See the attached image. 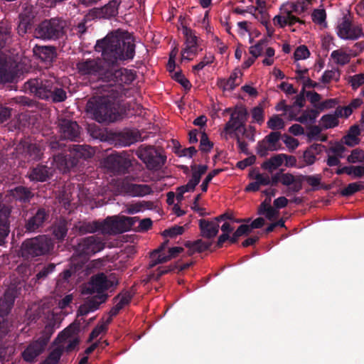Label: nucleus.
<instances>
[{
  "instance_id": "obj_34",
  "label": "nucleus",
  "mask_w": 364,
  "mask_h": 364,
  "mask_svg": "<svg viewBox=\"0 0 364 364\" xmlns=\"http://www.w3.org/2000/svg\"><path fill=\"white\" fill-rule=\"evenodd\" d=\"M97 220L92 222L80 221L75 225V228L79 234L85 235L97 232Z\"/></svg>"
},
{
  "instance_id": "obj_53",
  "label": "nucleus",
  "mask_w": 364,
  "mask_h": 364,
  "mask_svg": "<svg viewBox=\"0 0 364 364\" xmlns=\"http://www.w3.org/2000/svg\"><path fill=\"white\" fill-rule=\"evenodd\" d=\"M286 12L287 9L284 8V6L280 8V14L275 16L273 18V23L275 26H278L280 28H284L287 26Z\"/></svg>"
},
{
  "instance_id": "obj_49",
  "label": "nucleus",
  "mask_w": 364,
  "mask_h": 364,
  "mask_svg": "<svg viewBox=\"0 0 364 364\" xmlns=\"http://www.w3.org/2000/svg\"><path fill=\"white\" fill-rule=\"evenodd\" d=\"M191 168L192 171L191 178H194L200 182L201 176L205 174L208 170V166L193 164L191 166Z\"/></svg>"
},
{
  "instance_id": "obj_45",
  "label": "nucleus",
  "mask_w": 364,
  "mask_h": 364,
  "mask_svg": "<svg viewBox=\"0 0 364 364\" xmlns=\"http://www.w3.org/2000/svg\"><path fill=\"white\" fill-rule=\"evenodd\" d=\"M63 353V349L61 346L55 348L49 353L48 356L43 362V364H57L60 360Z\"/></svg>"
},
{
  "instance_id": "obj_1",
  "label": "nucleus",
  "mask_w": 364,
  "mask_h": 364,
  "mask_svg": "<svg viewBox=\"0 0 364 364\" xmlns=\"http://www.w3.org/2000/svg\"><path fill=\"white\" fill-rule=\"evenodd\" d=\"M135 47L134 38L129 33L117 32L97 40L95 50L101 53V58L112 68L132 60L135 55Z\"/></svg>"
},
{
  "instance_id": "obj_62",
  "label": "nucleus",
  "mask_w": 364,
  "mask_h": 364,
  "mask_svg": "<svg viewBox=\"0 0 364 364\" xmlns=\"http://www.w3.org/2000/svg\"><path fill=\"white\" fill-rule=\"evenodd\" d=\"M120 222L122 223V228L123 232L134 228L135 223L139 221V218L136 217H123L121 218Z\"/></svg>"
},
{
  "instance_id": "obj_51",
  "label": "nucleus",
  "mask_w": 364,
  "mask_h": 364,
  "mask_svg": "<svg viewBox=\"0 0 364 364\" xmlns=\"http://www.w3.org/2000/svg\"><path fill=\"white\" fill-rule=\"evenodd\" d=\"M213 147V143L211 142L207 134L205 132H202L200 134V150L202 152L208 153Z\"/></svg>"
},
{
  "instance_id": "obj_3",
  "label": "nucleus",
  "mask_w": 364,
  "mask_h": 364,
  "mask_svg": "<svg viewBox=\"0 0 364 364\" xmlns=\"http://www.w3.org/2000/svg\"><path fill=\"white\" fill-rule=\"evenodd\" d=\"M55 242L48 235H38L26 239L21 246V257L27 260L38 261L53 254Z\"/></svg>"
},
{
  "instance_id": "obj_54",
  "label": "nucleus",
  "mask_w": 364,
  "mask_h": 364,
  "mask_svg": "<svg viewBox=\"0 0 364 364\" xmlns=\"http://www.w3.org/2000/svg\"><path fill=\"white\" fill-rule=\"evenodd\" d=\"M347 161L349 163L363 162L364 161V151L359 149H353L350 155L347 157Z\"/></svg>"
},
{
  "instance_id": "obj_42",
  "label": "nucleus",
  "mask_w": 364,
  "mask_h": 364,
  "mask_svg": "<svg viewBox=\"0 0 364 364\" xmlns=\"http://www.w3.org/2000/svg\"><path fill=\"white\" fill-rule=\"evenodd\" d=\"M242 127H244V126L240 125V121H237L235 114L232 112L229 121L225 124L224 131L226 133L231 134L237 131L240 132Z\"/></svg>"
},
{
  "instance_id": "obj_39",
  "label": "nucleus",
  "mask_w": 364,
  "mask_h": 364,
  "mask_svg": "<svg viewBox=\"0 0 364 364\" xmlns=\"http://www.w3.org/2000/svg\"><path fill=\"white\" fill-rule=\"evenodd\" d=\"M341 77V71L338 68L326 70L320 80L323 84H328L331 80L338 82Z\"/></svg>"
},
{
  "instance_id": "obj_6",
  "label": "nucleus",
  "mask_w": 364,
  "mask_h": 364,
  "mask_svg": "<svg viewBox=\"0 0 364 364\" xmlns=\"http://www.w3.org/2000/svg\"><path fill=\"white\" fill-rule=\"evenodd\" d=\"M65 21L59 17L44 19L36 26L34 38L43 41H55L65 33Z\"/></svg>"
},
{
  "instance_id": "obj_19",
  "label": "nucleus",
  "mask_w": 364,
  "mask_h": 364,
  "mask_svg": "<svg viewBox=\"0 0 364 364\" xmlns=\"http://www.w3.org/2000/svg\"><path fill=\"white\" fill-rule=\"evenodd\" d=\"M122 192L132 197H143L153 193L150 186L136 184L124 180L121 184Z\"/></svg>"
},
{
  "instance_id": "obj_58",
  "label": "nucleus",
  "mask_w": 364,
  "mask_h": 364,
  "mask_svg": "<svg viewBox=\"0 0 364 364\" xmlns=\"http://www.w3.org/2000/svg\"><path fill=\"white\" fill-rule=\"evenodd\" d=\"M233 113L235 114L237 121H240V125L245 127L248 115L247 109L244 107H236Z\"/></svg>"
},
{
  "instance_id": "obj_15",
  "label": "nucleus",
  "mask_w": 364,
  "mask_h": 364,
  "mask_svg": "<svg viewBox=\"0 0 364 364\" xmlns=\"http://www.w3.org/2000/svg\"><path fill=\"white\" fill-rule=\"evenodd\" d=\"M131 166L129 159L119 154H110L105 160V167L114 175L127 173Z\"/></svg>"
},
{
  "instance_id": "obj_7",
  "label": "nucleus",
  "mask_w": 364,
  "mask_h": 364,
  "mask_svg": "<svg viewBox=\"0 0 364 364\" xmlns=\"http://www.w3.org/2000/svg\"><path fill=\"white\" fill-rule=\"evenodd\" d=\"M137 157L146 165L148 170L159 171L166 162L164 150L150 145H141L136 153Z\"/></svg>"
},
{
  "instance_id": "obj_12",
  "label": "nucleus",
  "mask_w": 364,
  "mask_h": 364,
  "mask_svg": "<svg viewBox=\"0 0 364 364\" xmlns=\"http://www.w3.org/2000/svg\"><path fill=\"white\" fill-rule=\"evenodd\" d=\"M18 295L16 287L8 288L0 299V331L6 333L9 328L7 316L10 313Z\"/></svg>"
},
{
  "instance_id": "obj_31",
  "label": "nucleus",
  "mask_w": 364,
  "mask_h": 364,
  "mask_svg": "<svg viewBox=\"0 0 364 364\" xmlns=\"http://www.w3.org/2000/svg\"><path fill=\"white\" fill-rule=\"evenodd\" d=\"M341 113L338 110H336L334 114H324L321 118L322 128L325 129H331L337 127L339 124L338 118Z\"/></svg>"
},
{
  "instance_id": "obj_36",
  "label": "nucleus",
  "mask_w": 364,
  "mask_h": 364,
  "mask_svg": "<svg viewBox=\"0 0 364 364\" xmlns=\"http://www.w3.org/2000/svg\"><path fill=\"white\" fill-rule=\"evenodd\" d=\"M306 181L309 186L312 187L311 190L315 191L318 190L321 187V176L320 174L315 175H300V184Z\"/></svg>"
},
{
  "instance_id": "obj_26",
  "label": "nucleus",
  "mask_w": 364,
  "mask_h": 364,
  "mask_svg": "<svg viewBox=\"0 0 364 364\" xmlns=\"http://www.w3.org/2000/svg\"><path fill=\"white\" fill-rule=\"evenodd\" d=\"M200 235L207 239H213L219 232V224L213 219H200L198 221Z\"/></svg>"
},
{
  "instance_id": "obj_24",
  "label": "nucleus",
  "mask_w": 364,
  "mask_h": 364,
  "mask_svg": "<svg viewBox=\"0 0 364 364\" xmlns=\"http://www.w3.org/2000/svg\"><path fill=\"white\" fill-rule=\"evenodd\" d=\"M98 223L97 231H100L103 234H116L123 232L122 223L119 220L114 217H107L103 221L97 220Z\"/></svg>"
},
{
  "instance_id": "obj_28",
  "label": "nucleus",
  "mask_w": 364,
  "mask_h": 364,
  "mask_svg": "<svg viewBox=\"0 0 364 364\" xmlns=\"http://www.w3.org/2000/svg\"><path fill=\"white\" fill-rule=\"evenodd\" d=\"M281 183L289 186V191L294 193H298L302 189L300 184V175L294 176L290 173H283L281 170Z\"/></svg>"
},
{
  "instance_id": "obj_61",
  "label": "nucleus",
  "mask_w": 364,
  "mask_h": 364,
  "mask_svg": "<svg viewBox=\"0 0 364 364\" xmlns=\"http://www.w3.org/2000/svg\"><path fill=\"white\" fill-rule=\"evenodd\" d=\"M173 78L179 84H181L186 90L191 89V84L190 81L185 77L181 70L175 73Z\"/></svg>"
},
{
  "instance_id": "obj_60",
  "label": "nucleus",
  "mask_w": 364,
  "mask_h": 364,
  "mask_svg": "<svg viewBox=\"0 0 364 364\" xmlns=\"http://www.w3.org/2000/svg\"><path fill=\"white\" fill-rule=\"evenodd\" d=\"M222 171V169L218 168L214 169L212 171H210L205 177V178L203 180L202 184L200 185L201 191L203 192H206L208 191V184L212 181V179L216 176L218 174H219Z\"/></svg>"
},
{
  "instance_id": "obj_59",
  "label": "nucleus",
  "mask_w": 364,
  "mask_h": 364,
  "mask_svg": "<svg viewBox=\"0 0 364 364\" xmlns=\"http://www.w3.org/2000/svg\"><path fill=\"white\" fill-rule=\"evenodd\" d=\"M294 55L296 60L306 59L309 57L310 52L306 46L302 45L295 50Z\"/></svg>"
},
{
  "instance_id": "obj_35",
  "label": "nucleus",
  "mask_w": 364,
  "mask_h": 364,
  "mask_svg": "<svg viewBox=\"0 0 364 364\" xmlns=\"http://www.w3.org/2000/svg\"><path fill=\"white\" fill-rule=\"evenodd\" d=\"M68 222L60 220L53 228V235L58 240H63L68 233Z\"/></svg>"
},
{
  "instance_id": "obj_20",
  "label": "nucleus",
  "mask_w": 364,
  "mask_h": 364,
  "mask_svg": "<svg viewBox=\"0 0 364 364\" xmlns=\"http://www.w3.org/2000/svg\"><path fill=\"white\" fill-rule=\"evenodd\" d=\"M53 169L47 165L38 164L30 168L27 176L31 181L45 182L53 176Z\"/></svg>"
},
{
  "instance_id": "obj_30",
  "label": "nucleus",
  "mask_w": 364,
  "mask_h": 364,
  "mask_svg": "<svg viewBox=\"0 0 364 364\" xmlns=\"http://www.w3.org/2000/svg\"><path fill=\"white\" fill-rule=\"evenodd\" d=\"M10 195L16 200L22 203L29 202L33 194L31 190L25 186H18L10 190Z\"/></svg>"
},
{
  "instance_id": "obj_40",
  "label": "nucleus",
  "mask_w": 364,
  "mask_h": 364,
  "mask_svg": "<svg viewBox=\"0 0 364 364\" xmlns=\"http://www.w3.org/2000/svg\"><path fill=\"white\" fill-rule=\"evenodd\" d=\"M352 26L350 21L344 17L343 21L338 26V36L342 39L347 40Z\"/></svg>"
},
{
  "instance_id": "obj_18",
  "label": "nucleus",
  "mask_w": 364,
  "mask_h": 364,
  "mask_svg": "<svg viewBox=\"0 0 364 364\" xmlns=\"http://www.w3.org/2000/svg\"><path fill=\"white\" fill-rule=\"evenodd\" d=\"M48 343V339L39 338L31 343L21 353L23 359L28 363H33L45 350Z\"/></svg>"
},
{
  "instance_id": "obj_27",
  "label": "nucleus",
  "mask_w": 364,
  "mask_h": 364,
  "mask_svg": "<svg viewBox=\"0 0 364 364\" xmlns=\"http://www.w3.org/2000/svg\"><path fill=\"white\" fill-rule=\"evenodd\" d=\"M240 71L235 70L231 73L228 79L220 78L217 81V85L223 91L233 90L240 83Z\"/></svg>"
},
{
  "instance_id": "obj_11",
  "label": "nucleus",
  "mask_w": 364,
  "mask_h": 364,
  "mask_svg": "<svg viewBox=\"0 0 364 364\" xmlns=\"http://www.w3.org/2000/svg\"><path fill=\"white\" fill-rule=\"evenodd\" d=\"M37 23V12L32 6H26L18 16L17 33L23 37L27 33H32L34 37V29Z\"/></svg>"
},
{
  "instance_id": "obj_21",
  "label": "nucleus",
  "mask_w": 364,
  "mask_h": 364,
  "mask_svg": "<svg viewBox=\"0 0 364 364\" xmlns=\"http://www.w3.org/2000/svg\"><path fill=\"white\" fill-rule=\"evenodd\" d=\"M107 294H97L96 296L87 299L81 304L77 310V316L87 315L99 309L101 304L105 303L107 299Z\"/></svg>"
},
{
  "instance_id": "obj_55",
  "label": "nucleus",
  "mask_w": 364,
  "mask_h": 364,
  "mask_svg": "<svg viewBox=\"0 0 364 364\" xmlns=\"http://www.w3.org/2000/svg\"><path fill=\"white\" fill-rule=\"evenodd\" d=\"M348 82L350 84L353 90H357L359 87L364 85V74L360 73L350 76Z\"/></svg>"
},
{
  "instance_id": "obj_32",
  "label": "nucleus",
  "mask_w": 364,
  "mask_h": 364,
  "mask_svg": "<svg viewBox=\"0 0 364 364\" xmlns=\"http://www.w3.org/2000/svg\"><path fill=\"white\" fill-rule=\"evenodd\" d=\"M360 134V130L358 125L350 127L348 134L343 136V143L350 147H353L360 142V139L358 137Z\"/></svg>"
},
{
  "instance_id": "obj_9",
  "label": "nucleus",
  "mask_w": 364,
  "mask_h": 364,
  "mask_svg": "<svg viewBox=\"0 0 364 364\" xmlns=\"http://www.w3.org/2000/svg\"><path fill=\"white\" fill-rule=\"evenodd\" d=\"M11 27L7 25H0V83L11 82L14 75L8 68L7 55L3 51L11 39Z\"/></svg>"
},
{
  "instance_id": "obj_52",
  "label": "nucleus",
  "mask_w": 364,
  "mask_h": 364,
  "mask_svg": "<svg viewBox=\"0 0 364 364\" xmlns=\"http://www.w3.org/2000/svg\"><path fill=\"white\" fill-rule=\"evenodd\" d=\"M184 231L185 228L183 226L174 225L170 228L164 230L162 232V235L165 237H169L173 238L178 235H182Z\"/></svg>"
},
{
  "instance_id": "obj_29",
  "label": "nucleus",
  "mask_w": 364,
  "mask_h": 364,
  "mask_svg": "<svg viewBox=\"0 0 364 364\" xmlns=\"http://www.w3.org/2000/svg\"><path fill=\"white\" fill-rule=\"evenodd\" d=\"M52 87L50 93L48 94V99L46 100L53 103L64 102L67 99V93L56 78L55 83H53Z\"/></svg>"
},
{
  "instance_id": "obj_22",
  "label": "nucleus",
  "mask_w": 364,
  "mask_h": 364,
  "mask_svg": "<svg viewBox=\"0 0 364 364\" xmlns=\"http://www.w3.org/2000/svg\"><path fill=\"white\" fill-rule=\"evenodd\" d=\"M109 289L107 282V276L100 273L91 277L90 282L85 287V292L87 294L97 293V294H105L104 291Z\"/></svg>"
},
{
  "instance_id": "obj_16",
  "label": "nucleus",
  "mask_w": 364,
  "mask_h": 364,
  "mask_svg": "<svg viewBox=\"0 0 364 364\" xmlns=\"http://www.w3.org/2000/svg\"><path fill=\"white\" fill-rule=\"evenodd\" d=\"M182 33L185 37V47L181 50L182 60H191L186 54H192L196 55L198 52V38L196 36L195 32L191 28L183 26L182 28Z\"/></svg>"
},
{
  "instance_id": "obj_23",
  "label": "nucleus",
  "mask_w": 364,
  "mask_h": 364,
  "mask_svg": "<svg viewBox=\"0 0 364 364\" xmlns=\"http://www.w3.org/2000/svg\"><path fill=\"white\" fill-rule=\"evenodd\" d=\"M2 197V194L0 193V245L4 243L10 232L9 218L11 210L3 203Z\"/></svg>"
},
{
  "instance_id": "obj_4",
  "label": "nucleus",
  "mask_w": 364,
  "mask_h": 364,
  "mask_svg": "<svg viewBox=\"0 0 364 364\" xmlns=\"http://www.w3.org/2000/svg\"><path fill=\"white\" fill-rule=\"evenodd\" d=\"M136 77V72L124 68L114 69L109 68L105 82L107 83L102 87L109 92V96L112 99H119L124 95V85H130Z\"/></svg>"
},
{
  "instance_id": "obj_43",
  "label": "nucleus",
  "mask_w": 364,
  "mask_h": 364,
  "mask_svg": "<svg viewBox=\"0 0 364 364\" xmlns=\"http://www.w3.org/2000/svg\"><path fill=\"white\" fill-rule=\"evenodd\" d=\"M331 57L334 60L336 64L340 65H345L350 60V56L341 50H333L331 54Z\"/></svg>"
},
{
  "instance_id": "obj_57",
  "label": "nucleus",
  "mask_w": 364,
  "mask_h": 364,
  "mask_svg": "<svg viewBox=\"0 0 364 364\" xmlns=\"http://www.w3.org/2000/svg\"><path fill=\"white\" fill-rule=\"evenodd\" d=\"M312 21L321 25L326 21V14L324 9H314L311 14Z\"/></svg>"
},
{
  "instance_id": "obj_2",
  "label": "nucleus",
  "mask_w": 364,
  "mask_h": 364,
  "mask_svg": "<svg viewBox=\"0 0 364 364\" xmlns=\"http://www.w3.org/2000/svg\"><path fill=\"white\" fill-rule=\"evenodd\" d=\"M102 92L100 96L91 97L86 105L88 113L93 115L95 119L100 122H112L117 119V111L114 101L109 96V92L105 87H102Z\"/></svg>"
},
{
  "instance_id": "obj_41",
  "label": "nucleus",
  "mask_w": 364,
  "mask_h": 364,
  "mask_svg": "<svg viewBox=\"0 0 364 364\" xmlns=\"http://www.w3.org/2000/svg\"><path fill=\"white\" fill-rule=\"evenodd\" d=\"M363 189L364 185L361 182L350 183L340 191V194L344 197H349Z\"/></svg>"
},
{
  "instance_id": "obj_10",
  "label": "nucleus",
  "mask_w": 364,
  "mask_h": 364,
  "mask_svg": "<svg viewBox=\"0 0 364 364\" xmlns=\"http://www.w3.org/2000/svg\"><path fill=\"white\" fill-rule=\"evenodd\" d=\"M55 78L50 76L29 79L24 83V89L38 99L47 100L48 94L50 93L53 84L55 83Z\"/></svg>"
},
{
  "instance_id": "obj_44",
  "label": "nucleus",
  "mask_w": 364,
  "mask_h": 364,
  "mask_svg": "<svg viewBox=\"0 0 364 364\" xmlns=\"http://www.w3.org/2000/svg\"><path fill=\"white\" fill-rule=\"evenodd\" d=\"M55 269V264L53 263H49L44 266L36 275V282H40L46 279L48 276L54 272Z\"/></svg>"
},
{
  "instance_id": "obj_48",
  "label": "nucleus",
  "mask_w": 364,
  "mask_h": 364,
  "mask_svg": "<svg viewBox=\"0 0 364 364\" xmlns=\"http://www.w3.org/2000/svg\"><path fill=\"white\" fill-rule=\"evenodd\" d=\"M267 124L268 128L272 130L283 129L285 127L284 121L277 114L270 117Z\"/></svg>"
},
{
  "instance_id": "obj_14",
  "label": "nucleus",
  "mask_w": 364,
  "mask_h": 364,
  "mask_svg": "<svg viewBox=\"0 0 364 364\" xmlns=\"http://www.w3.org/2000/svg\"><path fill=\"white\" fill-rule=\"evenodd\" d=\"M105 247V242L102 237L92 235L80 239L75 251L81 256H90L102 251Z\"/></svg>"
},
{
  "instance_id": "obj_5",
  "label": "nucleus",
  "mask_w": 364,
  "mask_h": 364,
  "mask_svg": "<svg viewBox=\"0 0 364 364\" xmlns=\"http://www.w3.org/2000/svg\"><path fill=\"white\" fill-rule=\"evenodd\" d=\"M94 154L92 148L86 144H75L70 148L68 154H58L54 160L59 169L63 172L69 171L79 163L80 159L91 158Z\"/></svg>"
},
{
  "instance_id": "obj_33",
  "label": "nucleus",
  "mask_w": 364,
  "mask_h": 364,
  "mask_svg": "<svg viewBox=\"0 0 364 364\" xmlns=\"http://www.w3.org/2000/svg\"><path fill=\"white\" fill-rule=\"evenodd\" d=\"M186 247L188 248L190 255L193 252H203L210 249L212 245V242H205L201 239L197 240L194 242L188 241L185 244Z\"/></svg>"
},
{
  "instance_id": "obj_17",
  "label": "nucleus",
  "mask_w": 364,
  "mask_h": 364,
  "mask_svg": "<svg viewBox=\"0 0 364 364\" xmlns=\"http://www.w3.org/2000/svg\"><path fill=\"white\" fill-rule=\"evenodd\" d=\"M58 127L62 138L71 141H78L80 138V128L75 121L61 119L58 122Z\"/></svg>"
},
{
  "instance_id": "obj_46",
  "label": "nucleus",
  "mask_w": 364,
  "mask_h": 364,
  "mask_svg": "<svg viewBox=\"0 0 364 364\" xmlns=\"http://www.w3.org/2000/svg\"><path fill=\"white\" fill-rule=\"evenodd\" d=\"M119 144L122 146H127L135 141V136L132 132H121L118 134Z\"/></svg>"
},
{
  "instance_id": "obj_25",
  "label": "nucleus",
  "mask_w": 364,
  "mask_h": 364,
  "mask_svg": "<svg viewBox=\"0 0 364 364\" xmlns=\"http://www.w3.org/2000/svg\"><path fill=\"white\" fill-rule=\"evenodd\" d=\"M33 54L47 65L53 63L57 57L56 48L53 46H35Z\"/></svg>"
},
{
  "instance_id": "obj_13",
  "label": "nucleus",
  "mask_w": 364,
  "mask_h": 364,
  "mask_svg": "<svg viewBox=\"0 0 364 364\" xmlns=\"http://www.w3.org/2000/svg\"><path fill=\"white\" fill-rule=\"evenodd\" d=\"M50 218V212L44 208H38L32 212L24 220L23 229L26 233L41 232Z\"/></svg>"
},
{
  "instance_id": "obj_8",
  "label": "nucleus",
  "mask_w": 364,
  "mask_h": 364,
  "mask_svg": "<svg viewBox=\"0 0 364 364\" xmlns=\"http://www.w3.org/2000/svg\"><path fill=\"white\" fill-rule=\"evenodd\" d=\"M76 69L80 75L96 77L105 82L109 68L101 57H97L79 60Z\"/></svg>"
},
{
  "instance_id": "obj_50",
  "label": "nucleus",
  "mask_w": 364,
  "mask_h": 364,
  "mask_svg": "<svg viewBox=\"0 0 364 364\" xmlns=\"http://www.w3.org/2000/svg\"><path fill=\"white\" fill-rule=\"evenodd\" d=\"M132 297V294L129 291H126L117 294L116 296L114 297L113 300L114 301L119 300L117 303L122 308H124L125 306L128 305L131 302Z\"/></svg>"
},
{
  "instance_id": "obj_63",
  "label": "nucleus",
  "mask_w": 364,
  "mask_h": 364,
  "mask_svg": "<svg viewBox=\"0 0 364 364\" xmlns=\"http://www.w3.org/2000/svg\"><path fill=\"white\" fill-rule=\"evenodd\" d=\"M267 43V41L265 39H262L259 41L255 46H252L250 48V53L255 58H258L262 50H263V46Z\"/></svg>"
},
{
  "instance_id": "obj_38",
  "label": "nucleus",
  "mask_w": 364,
  "mask_h": 364,
  "mask_svg": "<svg viewBox=\"0 0 364 364\" xmlns=\"http://www.w3.org/2000/svg\"><path fill=\"white\" fill-rule=\"evenodd\" d=\"M119 2L117 0L110 1L102 8V13L106 18L114 17L118 14Z\"/></svg>"
},
{
  "instance_id": "obj_56",
  "label": "nucleus",
  "mask_w": 364,
  "mask_h": 364,
  "mask_svg": "<svg viewBox=\"0 0 364 364\" xmlns=\"http://www.w3.org/2000/svg\"><path fill=\"white\" fill-rule=\"evenodd\" d=\"M180 145L178 146H175V153L180 157L181 156H188L189 158H192L193 156L196 154L197 150L194 146H190L188 148H184L181 149Z\"/></svg>"
},
{
  "instance_id": "obj_47",
  "label": "nucleus",
  "mask_w": 364,
  "mask_h": 364,
  "mask_svg": "<svg viewBox=\"0 0 364 364\" xmlns=\"http://www.w3.org/2000/svg\"><path fill=\"white\" fill-rule=\"evenodd\" d=\"M281 138V133L279 132H272L264 138V140L269 144L270 151H277L279 148L277 143Z\"/></svg>"
},
{
  "instance_id": "obj_64",
  "label": "nucleus",
  "mask_w": 364,
  "mask_h": 364,
  "mask_svg": "<svg viewBox=\"0 0 364 364\" xmlns=\"http://www.w3.org/2000/svg\"><path fill=\"white\" fill-rule=\"evenodd\" d=\"M215 59L214 55L212 53L206 54L203 59L197 65L193 67L194 70L199 71L202 70L205 65L211 64Z\"/></svg>"
},
{
  "instance_id": "obj_37",
  "label": "nucleus",
  "mask_w": 364,
  "mask_h": 364,
  "mask_svg": "<svg viewBox=\"0 0 364 364\" xmlns=\"http://www.w3.org/2000/svg\"><path fill=\"white\" fill-rule=\"evenodd\" d=\"M80 323L79 321H75L61 331L58 336L60 341H65L73 335L77 334L80 331Z\"/></svg>"
}]
</instances>
